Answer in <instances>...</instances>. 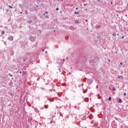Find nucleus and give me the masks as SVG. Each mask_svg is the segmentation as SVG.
<instances>
[{"label":"nucleus","instance_id":"9","mask_svg":"<svg viewBox=\"0 0 128 128\" xmlns=\"http://www.w3.org/2000/svg\"><path fill=\"white\" fill-rule=\"evenodd\" d=\"M60 62H61V64H64V62H62V60H60Z\"/></svg>","mask_w":128,"mask_h":128},{"label":"nucleus","instance_id":"39","mask_svg":"<svg viewBox=\"0 0 128 128\" xmlns=\"http://www.w3.org/2000/svg\"><path fill=\"white\" fill-rule=\"evenodd\" d=\"M48 16H46V18H48Z\"/></svg>","mask_w":128,"mask_h":128},{"label":"nucleus","instance_id":"17","mask_svg":"<svg viewBox=\"0 0 128 128\" xmlns=\"http://www.w3.org/2000/svg\"><path fill=\"white\" fill-rule=\"evenodd\" d=\"M59 8H56V10H58Z\"/></svg>","mask_w":128,"mask_h":128},{"label":"nucleus","instance_id":"12","mask_svg":"<svg viewBox=\"0 0 128 128\" xmlns=\"http://www.w3.org/2000/svg\"><path fill=\"white\" fill-rule=\"evenodd\" d=\"M124 96H126V93L124 92Z\"/></svg>","mask_w":128,"mask_h":128},{"label":"nucleus","instance_id":"29","mask_svg":"<svg viewBox=\"0 0 128 128\" xmlns=\"http://www.w3.org/2000/svg\"><path fill=\"white\" fill-rule=\"evenodd\" d=\"M19 72L20 74H22V71H20Z\"/></svg>","mask_w":128,"mask_h":128},{"label":"nucleus","instance_id":"37","mask_svg":"<svg viewBox=\"0 0 128 128\" xmlns=\"http://www.w3.org/2000/svg\"><path fill=\"white\" fill-rule=\"evenodd\" d=\"M39 124H42L41 123H39Z\"/></svg>","mask_w":128,"mask_h":128},{"label":"nucleus","instance_id":"38","mask_svg":"<svg viewBox=\"0 0 128 128\" xmlns=\"http://www.w3.org/2000/svg\"><path fill=\"white\" fill-rule=\"evenodd\" d=\"M44 16H46V14H44Z\"/></svg>","mask_w":128,"mask_h":128},{"label":"nucleus","instance_id":"41","mask_svg":"<svg viewBox=\"0 0 128 128\" xmlns=\"http://www.w3.org/2000/svg\"><path fill=\"white\" fill-rule=\"evenodd\" d=\"M50 124H52V122H50Z\"/></svg>","mask_w":128,"mask_h":128},{"label":"nucleus","instance_id":"2","mask_svg":"<svg viewBox=\"0 0 128 128\" xmlns=\"http://www.w3.org/2000/svg\"><path fill=\"white\" fill-rule=\"evenodd\" d=\"M28 24H32V20H29L28 21Z\"/></svg>","mask_w":128,"mask_h":128},{"label":"nucleus","instance_id":"6","mask_svg":"<svg viewBox=\"0 0 128 128\" xmlns=\"http://www.w3.org/2000/svg\"><path fill=\"white\" fill-rule=\"evenodd\" d=\"M118 102H120V103L122 102V99L120 98Z\"/></svg>","mask_w":128,"mask_h":128},{"label":"nucleus","instance_id":"20","mask_svg":"<svg viewBox=\"0 0 128 128\" xmlns=\"http://www.w3.org/2000/svg\"><path fill=\"white\" fill-rule=\"evenodd\" d=\"M76 10H78V8H76Z\"/></svg>","mask_w":128,"mask_h":128},{"label":"nucleus","instance_id":"32","mask_svg":"<svg viewBox=\"0 0 128 128\" xmlns=\"http://www.w3.org/2000/svg\"><path fill=\"white\" fill-rule=\"evenodd\" d=\"M36 8H38V6H36Z\"/></svg>","mask_w":128,"mask_h":128},{"label":"nucleus","instance_id":"21","mask_svg":"<svg viewBox=\"0 0 128 128\" xmlns=\"http://www.w3.org/2000/svg\"><path fill=\"white\" fill-rule=\"evenodd\" d=\"M64 62H66V60H64V59H63V60H62Z\"/></svg>","mask_w":128,"mask_h":128},{"label":"nucleus","instance_id":"31","mask_svg":"<svg viewBox=\"0 0 128 128\" xmlns=\"http://www.w3.org/2000/svg\"><path fill=\"white\" fill-rule=\"evenodd\" d=\"M98 2H100V0H98Z\"/></svg>","mask_w":128,"mask_h":128},{"label":"nucleus","instance_id":"33","mask_svg":"<svg viewBox=\"0 0 128 128\" xmlns=\"http://www.w3.org/2000/svg\"><path fill=\"white\" fill-rule=\"evenodd\" d=\"M6 12H8V10H6Z\"/></svg>","mask_w":128,"mask_h":128},{"label":"nucleus","instance_id":"8","mask_svg":"<svg viewBox=\"0 0 128 128\" xmlns=\"http://www.w3.org/2000/svg\"><path fill=\"white\" fill-rule=\"evenodd\" d=\"M74 14H78V12H74Z\"/></svg>","mask_w":128,"mask_h":128},{"label":"nucleus","instance_id":"26","mask_svg":"<svg viewBox=\"0 0 128 128\" xmlns=\"http://www.w3.org/2000/svg\"><path fill=\"white\" fill-rule=\"evenodd\" d=\"M85 22H88V20L86 19V20H85Z\"/></svg>","mask_w":128,"mask_h":128},{"label":"nucleus","instance_id":"1","mask_svg":"<svg viewBox=\"0 0 128 128\" xmlns=\"http://www.w3.org/2000/svg\"><path fill=\"white\" fill-rule=\"evenodd\" d=\"M8 40H14V37L12 36H10L8 38Z\"/></svg>","mask_w":128,"mask_h":128},{"label":"nucleus","instance_id":"36","mask_svg":"<svg viewBox=\"0 0 128 128\" xmlns=\"http://www.w3.org/2000/svg\"><path fill=\"white\" fill-rule=\"evenodd\" d=\"M120 66H119V68H120Z\"/></svg>","mask_w":128,"mask_h":128},{"label":"nucleus","instance_id":"22","mask_svg":"<svg viewBox=\"0 0 128 128\" xmlns=\"http://www.w3.org/2000/svg\"><path fill=\"white\" fill-rule=\"evenodd\" d=\"M124 36H122V38H124Z\"/></svg>","mask_w":128,"mask_h":128},{"label":"nucleus","instance_id":"42","mask_svg":"<svg viewBox=\"0 0 128 128\" xmlns=\"http://www.w3.org/2000/svg\"><path fill=\"white\" fill-rule=\"evenodd\" d=\"M117 35L118 36V34Z\"/></svg>","mask_w":128,"mask_h":128},{"label":"nucleus","instance_id":"18","mask_svg":"<svg viewBox=\"0 0 128 128\" xmlns=\"http://www.w3.org/2000/svg\"><path fill=\"white\" fill-rule=\"evenodd\" d=\"M113 90H116V88H113Z\"/></svg>","mask_w":128,"mask_h":128},{"label":"nucleus","instance_id":"28","mask_svg":"<svg viewBox=\"0 0 128 128\" xmlns=\"http://www.w3.org/2000/svg\"><path fill=\"white\" fill-rule=\"evenodd\" d=\"M45 54H48V52L46 51V52H45Z\"/></svg>","mask_w":128,"mask_h":128},{"label":"nucleus","instance_id":"13","mask_svg":"<svg viewBox=\"0 0 128 128\" xmlns=\"http://www.w3.org/2000/svg\"><path fill=\"white\" fill-rule=\"evenodd\" d=\"M8 8H12V6H8Z\"/></svg>","mask_w":128,"mask_h":128},{"label":"nucleus","instance_id":"35","mask_svg":"<svg viewBox=\"0 0 128 128\" xmlns=\"http://www.w3.org/2000/svg\"><path fill=\"white\" fill-rule=\"evenodd\" d=\"M24 62H26V60H24Z\"/></svg>","mask_w":128,"mask_h":128},{"label":"nucleus","instance_id":"10","mask_svg":"<svg viewBox=\"0 0 128 128\" xmlns=\"http://www.w3.org/2000/svg\"><path fill=\"white\" fill-rule=\"evenodd\" d=\"M75 22H76V24H78V20H76L75 21Z\"/></svg>","mask_w":128,"mask_h":128},{"label":"nucleus","instance_id":"30","mask_svg":"<svg viewBox=\"0 0 128 128\" xmlns=\"http://www.w3.org/2000/svg\"><path fill=\"white\" fill-rule=\"evenodd\" d=\"M32 42H34V40L33 39V40H32Z\"/></svg>","mask_w":128,"mask_h":128},{"label":"nucleus","instance_id":"43","mask_svg":"<svg viewBox=\"0 0 128 128\" xmlns=\"http://www.w3.org/2000/svg\"><path fill=\"white\" fill-rule=\"evenodd\" d=\"M2 8H0V10H2Z\"/></svg>","mask_w":128,"mask_h":128},{"label":"nucleus","instance_id":"5","mask_svg":"<svg viewBox=\"0 0 128 128\" xmlns=\"http://www.w3.org/2000/svg\"><path fill=\"white\" fill-rule=\"evenodd\" d=\"M108 100L110 102V100H112V97L110 96L109 98H108Z\"/></svg>","mask_w":128,"mask_h":128},{"label":"nucleus","instance_id":"27","mask_svg":"<svg viewBox=\"0 0 128 128\" xmlns=\"http://www.w3.org/2000/svg\"><path fill=\"white\" fill-rule=\"evenodd\" d=\"M42 52H44V50H42Z\"/></svg>","mask_w":128,"mask_h":128},{"label":"nucleus","instance_id":"14","mask_svg":"<svg viewBox=\"0 0 128 128\" xmlns=\"http://www.w3.org/2000/svg\"><path fill=\"white\" fill-rule=\"evenodd\" d=\"M9 76H12V74H9Z\"/></svg>","mask_w":128,"mask_h":128},{"label":"nucleus","instance_id":"24","mask_svg":"<svg viewBox=\"0 0 128 128\" xmlns=\"http://www.w3.org/2000/svg\"><path fill=\"white\" fill-rule=\"evenodd\" d=\"M120 64L122 65V62H120Z\"/></svg>","mask_w":128,"mask_h":128},{"label":"nucleus","instance_id":"4","mask_svg":"<svg viewBox=\"0 0 128 128\" xmlns=\"http://www.w3.org/2000/svg\"><path fill=\"white\" fill-rule=\"evenodd\" d=\"M70 30H74V26H70Z\"/></svg>","mask_w":128,"mask_h":128},{"label":"nucleus","instance_id":"3","mask_svg":"<svg viewBox=\"0 0 128 128\" xmlns=\"http://www.w3.org/2000/svg\"><path fill=\"white\" fill-rule=\"evenodd\" d=\"M34 112H38V109H36V108H35Z\"/></svg>","mask_w":128,"mask_h":128},{"label":"nucleus","instance_id":"15","mask_svg":"<svg viewBox=\"0 0 128 128\" xmlns=\"http://www.w3.org/2000/svg\"><path fill=\"white\" fill-rule=\"evenodd\" d=\"M112 36H116V34L114 33V34H112Z\"/></svg>","mask_w":128,"mask_h":128},{"label":"nucleus","instance_id":"16","mask_svg":"<svg viewBox=\"0 0 128 128\" xmlns=\"http://www.w3.org/2000/svg\"><path fill=\"white\" fill-rule=\"evenodd\" d=\"M45 13H46V14H48V12H46Z\"/></svg>","mask_w":128,"mask_h":128},{"label":"nucleus","instance_id":"40","mask_svg":"<svg viewBox=\"0 0 128 128\" xmlns=\"http://www.w3.org/2000/svg\"><path fill=\"white\" fill-rule=\"evenodd\" d=\"M108 62H110V60H108Z\"/></svg>","mask_w":128,"mask_h":128},{"label":"nucleus","instance_id":"11","mask_svg":"<svg viewBox=\"0 0 128 128\" xmlns=\"http://www.w3.org/2000/svg\"><path fill=\"white\" fill-rule=\"evenodd\" d=\"M1 34H4V31H2Z\"/></svg>","mask_w":128,"mask_h":128},{"label":"nucleus","instance_id":"34","mask_svg":"<svg viewBox=\"0 0 128 128\" xmlns=\"http://www.w3.org/2000/svg\"><path fill=\"white\" fill-rule=\"evenodd\" d=\"M20 14H22V12H20Z\"/></svg>","mask_w":128,"mask_h":128},{"label":"nucleus","instance_id":"7","mask_svg":"<svg viewBox=\"0 0 128 128\" xmlns=\"http://www.w3.org/2000/svg\"><path fill=\"white\" fill-rule=\"evenodd\" d=\"M44 108H48V105H44Z\"/></svg>","mask_w":128,"mask_h":128},{"label":"nucleus","instance_id":"19","mask_svg":"<svg viewBox=\"0 0 128 128\" xmlns=\"http://www.w3.org/2000/svg\"><path fill=\"white\" fill-rule=\"evenodd\" d=\"M84 6H86V4H84Z\"/></svg>","mask_w":128,"mask_h":128},{"label":"nucleus","instance_id":"23","mask_svg":"<svg viewBox=\"0 0 128 128\" xmlns=\"http://www.w3.org/2000/svg\"><path fill=\"white\" fill-rule=\"evenodd\" d=\"M97 60H98L97 61L100 60V58H98Z\"/></svg>","mask_w":128,"mask_h":128},{"label":"nucleus","instance_id":"25","mask_svg":"<svg viewBox=\"0 0 128 128\" xmlns=\"http://www.w3.org/2000/svg\"><path fill=\"white\" fill-rule=\"evenodd\" d=\"M120 78V76H118V78Z\"/></svg>","mask_w":128,"mask_h":128}]
</instances>
